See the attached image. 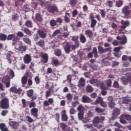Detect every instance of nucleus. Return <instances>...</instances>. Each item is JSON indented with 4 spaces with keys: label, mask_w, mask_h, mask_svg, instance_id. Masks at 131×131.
<instances>
[{
    "label": "nucleus",
    "mask_w": 131,
    "mask_h": 131,
    "mask_svg": "<svg viewBox=\"0 0 131 131\" xmlns=\"http://www.w3.org/2000/svg\"><path fill=\"white\" fill-rule=\"evenodd\" d=\"M36 107V103L34 102H31L29 104V108H35Z\"/></svg>",
    "instance_id": "61"
},
{
    "label": "nucleus",
    "mask_w": 131,
    "mask_h": 131,
    "mask_svg": "<svg viewBox=\"0 0 131 131\" xmlns=\"http://www.w3.org/2000/svg\"><path fill=\"white\" fill-rule=\"evenodd\" d=\"M90 83L91 84H95V83H97L98 86H100L102 90H106L107 88L105 87L104 82L98 81L97 79H92L90 81Z\"/></svg>",
    "instance_id": "5"
},
{
    "label": "nucleus",
    "mask_w": 131,
    "mask_h": 131,
    "mask_svg": "<svg viewBox=\"0 0 131 131\" xmlns=\"http://www.w3.org/2000/svg\"><path fill=\"white\" fill-rule=\"evenodd\" d=\"M122 13L124 15V18L125 19H129V15L131 14V10H129L128 6H125L122 9Z\"/></svg>",
    "instance_id": "4"
},
{
    "label": "nucleus",
    "mask_w": 131,
    "mask_h": 131,
    "mask_svg": "<svg viewBox=\"0 0 131 131\" xmlns=\"http://www.w3.org/2000/svg\"><path fill=\"white\" fill-rule=\"evenodd\" d=\"M0 40H7V35L5 34L0 33Z\"/></svg>",
    "instance_id": "41"
},
{
    "label": "nucleus",
    "mask_w": 131,
    "mask_h": 131,
    "mask_svg": "<svg viewBox=\"0 0 131 131\" xmlns=\"http://www.w3.org/2000/svg\"><path fill=\"white\" fill-rule=\"evenodd\" d=\"M123 5V1H117L116 3V7L117 8H120Z\"/></svg>",
    "instance_id": "50"
},
{
    "label": "nucleus",
    "mask_w": 131,
    "mask_h": 131,
    "mask_svg": "<svg viewBox=\"0 0 131 131\" xmlns=\"http://www.w3.org/2000/svg\"><path fill=\"white\" fill-rule=\"evenodd\" d=\"M39 56L42 59V63L47 64L49 62V55L47 53H43L41 52L40 53Z\"/></svg>",
    "instance_id": "8"
},
{
    "label": "nucleus",
    "mask_w": 131,
    "mask_h": 131,
    "mask_svg": "<svg viewBox=\"0 0 131 131\" xmlns=\"http://www.w3.org/2000/svg\"><path fill=\"white\" fill-rule=\"evenodd\" d=\"M59 125H60V127L61 128V129L64 131L67 130V128H69V127H68L67 125H66L64 123H60L59 124Z\"/></svg>",
    "instance_id": "26"
},
{
    "label": "nucleus",
    "mask_w": 131,
    "mask_h": 131,
    "mask_svg": "<svg viewBox=\"0 0 131 131\" xmlns=\"http://www.w3.org/2000/svg\"><path fill=\"white\" fill-rule=\"evenodd\" d=\"M13 52L9 51L6 53V59L8 60L9 64H12V55H13Z\"/></svg>",
    "instance_id": "17"
},
{
    "label": "nucleus",
    "mask_w": 131,
    "mask_h": 131,
    "mask_svg": "<svg viewBox=\"0 0 131 131\" xmlns=\"http://www.w3.org/2000/svg\"><path fill=\"white\" fill-rule=\"evenodd\" d=\"M31 56L29 54H26L24 57V62L25 64H29L31 62Z\"/></svg>",
    "instance_id": "15"
},
{
    "label": "nucleus",
    "mask_w": 131,
    "mask_h": 131,
    "mask_svg": "<svg viewBox=\"0 0 131 131\" xmlns=\"http://www.w3.org/2000/svg\"><path fill=\"white\" fill-rule=\"evenodd\" d=\"M16 50L19 54H24L27 51V46L25 45L20 46Z\"/></svg>",
    "instance_id": "13"
},
{
    "label": "nucleus",
    "mask_w": 131,
    "mask_h": 131,
    "mask_svg": "<svg viewBox=\"0 0 131 131\" xmlns=\"http://www.w3.org/2000/svg\"><path fill=\"white\" fill-rule=\"evenodd\" d=\"M9 125H10L11 127L19 126V122H16L15 121H9Z\"/></svg>",
    "instance_id": "24"
},
{
    "label": "nucleus",
    "mask_w": 131,
    "mask_h": 131,
    "mask_svg": "<svg viewBox=\"0 0 131 131\" xmlns=\"http://www.w3.org/2000/svg\"><path fill=\"white\" fill-rule=\"evenodd\" d=\"M85 34L86 35L87 37H89L90 39H92L94 36V33L91 30H86L85 31Z\"/></svg>",
    "instance_id": "18"
},
{
    "label": "nucleus",
    "mask_w": 131,
    "mask_h": 131,
    "mask_svg": "<svg viewBox=\"0 0 131 131\" xmlns=\"http://www.w3.org/2000/svg\"><path fill=\"white\" fill-rule=\"evenodd\" d=\"M79 104V102H78V101H74L72 103V105L74 108H75L76 106L78 105Z\"/></svg>",
    "instance_id": "63"
},
{
    "label": "nucleus",
    "mask_w": 131,
    "mask_h": 131,
    "mask_svg": "<svg viewBox=\"0 0 131 131\" xmlns=\"http://www.w3.org/2000/svg\"><path fill=\"white\" fill-rule=\"evenodd\" d=\"M106 85L108 88H111L112 86V80L111 79H109L107 80Z\"/></svg>",
    "instance_id": "54"
},
{
    "label": "nucleus",
    "mask_w": 131,
    "mask_h": 131,
    "mask_svg": "<svg viewBox=\"0 0 131 131\" xmlns=\"http://www.w3.org/2000/svg\"><path fill=\"white\" fill-rule=\"evenodd\" d=\"M85 85V80L83 77H81L79 81L78 86L80 88H83Z\"/></svg>",
    "instance_id": "21"
},
{
    "label": "nucleus",
    "mask_w": 131,
    "mask_h": 131,
    "mask_svg": "<svg viewBox=\"0 0 131 131\" xmlns=\"http://www.w3.org/2000/svg\"><path fill=\"white\" fill-rule=\"evenodd\" d=\"M107 104L109 105L110 108L115 107V103L113 100V97L112 96H109L107 98Z\"/></svg>",
    "instance_id": "10"
},
{
    "label": "nucleus",
    "mask_w": 131,
    "mask_h": 131,
    "mask_svg": "<svg viewBox=\"0 0 131 131\" xmlns=\"http://www.w3.org/2000/svg\"><path fill=\"white\" fill-rule=\"evenodd\" d=\"M0 108L1 109H9L10 108V100L9 98H2L0 101Z\"/></svg>",
    "instance_id": "1"
},
{
    "label": "nucleus",
    "mask_w": 131,
    "mask_h": 131,
    "mask_svg": "<svg viewBox=\"0 0 131 131\" xmlns=\"http://www.w3.org/2000/svg\"><path fill=\"white\" fill-rule=\"evenodd\" d=\"M7 40H12V45L15 46V45H17V42H19L20 37L16 36V34H11L7 36Z\"/></svg>",
    "instance_id": "2"
},
{
    "label": "nucleus",
    "mask_w": 131,
    "mask_h": 131,
    "mask_svg": "<svg viewBox=\"0 0 131 131\" xmlns=\"http://www.w3.org/2000/svg\"><path fill=\"white\" fill-rule=\"evenodd\" d=\"M91 21V28H94L96 25H97V20L93 19Z\"/></svg>",
    "instance_id": "48"
},
{
    "label": "nucleus",
    "mask_w": 131,
    "mask_h": 131,
    "mask_svg": "<svg viewBox=\"0 0 131 131\" xmlns=\"http://www.w3.org/2000/svg\"><path fill=\"white\" fill-rule=\"evenodd\" d=\"M61 120L62 121H68V116H67V115L66 114H62L61 115Z\"/></svg>",
    "instance_id": "44"
},
{
    "label": "nucleus",
    "mask_w": 131,
    "mask_h": 131,
    "mask_svg": "<svg viewBox=\"0 0 131 131\" xmlns=\"http://www.w3.org/2000/svg\"><path fill=\"white\" fill-rule=\"evenodd\" d=\"M10 93H14V94H18V95H21L22 92V89L21 88L17 89L15 86H12L10 89Z\"/></svg>",
    "instance_id": "11"
},
{
    "label": "nucleus",
    "mask_w": 131,
    "mask_h": 131,
    "mask_svg": "<svg viewBox=\"0 0 131 131\" xmlns=\"http://www.w3.org/2000/svg\"><path fill=\"white\" fill-rule=\"evenodd\" d=\"M33 90L30 89L28 90L27 92V96L29 97V98H31L32 100H36V99H37V96L33 95Z\"/></svg>",
    "instance_id": "9"
},
{
    "label": "nucleus",
    "mask_w": 131,
    "mask_h": 131,
    "mask_svg": "<svg viewBox=\"0 0 131 131\" xmlns=\"http://www.w3.org/2000/svg\"><path fill=\"white\" fill-rule=\"evenodd\" d=\"M79 40L81 43H85V42H86V38L83 34H80Z\"/></svg>",
    "instance_id": "23"
},
{
    "label": "nucleus",
    "mask_w": 131,
    "mask_h": 131,
    "mask_svg": "<svg viewBox=\"0 0 131 131\" xmlns=\"http://www.w3.org/2000/svg\"><path fill=\"white\" fill-rule=\"evenodd\" d=\"M36 45L39 47H40V48H43V47H45V40L40 39L36 43Z\"/></svg>",
    "instance_id": "27"
},
{
    "label": "nucleus",
    "mask_w": 131,
    "mask_h": 131,
    "mask_svg": "<svg viewBox=\"0 0 131 131\" xmlns=\"http://www.w3.org/2000/svg\"><path fill=\"white\" fill-rule=\"evenodd\" d=\"M69 4L71 7H74L77 4V0H69Z\"/></svg>",
    "instance_id": "42"
},
{
    "label": "nucleus",
    "mask_w": 131,
    "mask_h": 131,
    "mask_svg": "<svg viewBox=\"0 0 131 131\" xmlns=\"http://www.w3.org/2000/svg\"><path fill=\"white\" fill-rule=\"evenodd\" d=\"M72 15L74 18H75V17L77 16V15H78V11H77V10L75 9L73 11Z\"/></svg>",
    "instance_id": "55"
},
{
    "label": "nucleus",
    "mask_w": 131,
    "mask_h": 131,
    "mask_svg": "<svg viewBox=\"0 0 131 131\" xmlns=\"http://www.w3.org/2000/svg\"><path fill=\"white\" fill-rule=\"evenodd\" d=\"M72 39L73 41H74L75 43V46L76 48H79V42L78 41V36H73L72 38Z\"/></svg>",
    "instance_id": "19"
},
{
    "label": "nucleus",
    "mask_w": 131,
    "mask_h": 131,
    "mask_svg": "<svg viewBox=\"0 0 131 131\" xmlns=\"http://www.w3.org/2000/svg\"><path fill=\"white\" fill-rule=\"evenodd\" d=\"M66 98L68 101H71V100H72V95L70 93H68L66 95Z\"/></svg>",
    "instance_id": "59"
},
{
    "label": "nucleus",
    "mask_w": 131,
    "mask_h": 131,
    "mask_svg": "<svg viewBox=\"0 0 131 131\" xmlns=\"http://www.w3.org/2000/svg\"><path fill=\"white\" fill-rule=\"evenodd\" d=\"M27 80L28 79L26 76H24L23 77H22L21 79L22 86H25V85L27 83Z\"/></svg>",
    "instance_id": "25"
},
{
    "label": "nucleus",
    "mask_w": 131,
    "mask_h": 131,
    "mask_svg": "<svg viewBox=\"0 0 131 131\" xmlns=\"http://www.w3.org/2000/svg\"><path fill=\"white\" fill-rule=\"evenodd\" d=\"M116 38L118 40H121L120 41L121 45H125V43L127 42V39L126 38V36L124 35H123V37L117 36Z\"/></svg>",
    "instance_id": "12"
},
{
    "label": "nucleus",
    "mask_w": 131,
    "mask_h": 131,
    "mask_svg": "<svg viewBox=\"0 0 131 131\" xmlns=\"http://www.w3.org/2000/svg\"><path fill=\"white\" fill-rule=\"evenodd\" d=\"M54 54L57 57H61L62 56V51H61L60 49H57L55 51Z\"/></svg>",
    "instance_id": "35"
},
{
    "label": "nucleus",
    "mask_w": 131,
    "mask_h": 131,
    "mask_svg": "<svg viewBox=\"0 0 131 131\" xmlns=\"http://www.w3.org/2000/svg\"><path fill=\"white\" fill-rule=\"evenodd\" d=\"M103 101V98L101 97L100 96H99L96 101L94 102L95 105H98L99 104H101L102 103V101Z\"/></svg>",
    "instance_id": "28"
},
{
    "label": "nucleus",
    "mask_w": 131,
    "mask_h": 131,
    "mask_svg": "<svg viewBox=\"0 0 131 131\" xmlns=\"http://www.w3.org/2000/svg\"><path fill=\"white\" fill-rule=\"evenodd\" d=\"M92 53L94 54L95 58H98V50H97V48H93Z\"/></svg>",
    "instance_id": "39"
},
{
    "label": "nucleus",
    "mask_w": 131,
    "mask_h": 131,
    "mask_svg": "<svg viewBox=\"0 0 131 131\" xmlns=\"http://www.w3.org/2000/svg\"><path fill=\"white\" fill-rule=\"evenodd\" d=\"M68 16H70V14L68 13H67L66 14V16L64 17V21L65 22H66L67 23H69V22H70V19H69V17Z\"/></svg>",
    "instance_id": "52"
},
{
    "label": "nucleus",
    "mask_w": 131,
    "mask_h": 131,
    "mask_svg": "<svg viewBox=\"0 0 131 131\" xmlns=\"http://www.w3.org/2000/svg\"><path fill=\"white\" fill-rule=\"evenodd\" d=\"M105 121V117L101 116L99 117V116L95 117L93 121V124H99V123H103Z\"/></svg>",
    "instance_id": "7"
},
{
    "label": "nucleus",
    "mask_w": 131,
    "mask_h": 131,
    "mask_svg": "<svg viewBox=\"0 0 131 131\" xmlns=\"http://www.w3.org/2000/svg\"><path fill=\"white\" fill-rule=\"evenodd\" d=\"M25 25L26 27H28V28H31V27H32L33 24L31 21L29 20L26 22Z\"/></svg>",
    "instance_id": "36"
},
{
    "label": "nucleus",
    "mask_w": 131,
    "mask_h": 131,
    "mask_svg": "<svg viewBox=\"0 0 131 131\" xmlns=\"http://www.w3.org/2000/svg\"><path fill=\"white\" fill-rule=\"evenodd\" d=\"M120 114V110L119 108H115L113 112V115H119Z\"/></svg>",
    "instance_id": "38"
},
{
    "label": "nucleus",
    "mask_w": 131,
    "mask_h": 131,
    "mask_svg": "<svg viewBox=\"0 0 131 131\" xmlns=\"http://www.w3.org/2000/svg\"><path fill=\"white\" fill-rule=\"evenodd\" d=\"M121 23L122 25H124V26H126V27H127V26H129V21L128 20L124 21L123 20H122Z\"/></svg>",
    "instance_id": "45"
},
{
    "label": "nucleus",
    "mask_w": 131,
    "mask_h": 131,
    "mask_svg": "<svg viewBox=\"0 0 131 131\" xmlns=\"http://www.w3.org/2000/svg\"><path fill=\"white\" fill-rule=\"evenodd\" d=\"M91 98L86 95H84L82 97V102L83 103H91Z\"/></svg>",
    "instance_id": "22"
},
{
    "label": "nucleus",
    "mask_w": 131,
    "mask_h": 131,
    "mask_svg": "<svg viewBox=\"0 0 131 131\" xmlns=\"http://www.w3.org/2000/svg\"><path fill=\"white\" fill-rule=\"evenodd\" d=\"M9 76L10 78L13 79L15 77V72L12 70H10L9 72Z\"/></svg>",
    "instance_id": "47"
},
{
    "label": "nucleus",
    "mask_w": 131,
    "mask_h": 131,
    "mask_svg": "<svg viewBox=\"0 0 131 131\" xmlns=\"http://www.w3.org/2000/svg\"><path fill=\"white\" fill-rule=\"evenodd\" d=\"M37 33L41 38H46L47 37V33L45 32V31L38 30Z\"/></svg>",
    "instance_id": "20"
},
{
    "label": "nucleus",
    "mask_w": 131,
    "mask_h": 131,
    "mask_svg": "<svg viewBox=\"0 0 131 131\" xmlns=\"http://www.w3.org/2000/svg\"><path fill=\"white\" fill-rule=\"evenodd\" d=\"M98 50L99 54H104L105 53V50L104 48L101 46H98Z\"/></svg>",
    "instance_id": "37"
},
{
    "label": "nucleus",
    "mask_w": 131,
    "mask_h": 131,
    "mask_svg": "<svg viewBox=\"0 0 131 131\" xmlns=\"http://www.w3.org/2000/svg\"><path fill=\"white\" fill-rule=\"evenodd\" d=\"M34 81L36 82V84H39V83H40V79H39V77H38V76H36L34 78Z\"/></svg>",
    "instance_id": "53"
},
{
    "label": "nucleus",
    "mask_w": 131,
    "mask_h": 131,
    "mask_svg": "<svg viewBox=\"0 0 131 131\" xmlns=\"http://www.w3.org/2000/svg\"><path fill=\"white\" fill-rule=\"evenodd\" d=\"M10 81V77L8 75H6L3 77L2 79V82L3 83H6V82H8Z\"/></svg>",
    "instance_id": "29"
},
{
    "label": "nucleus",
    "mask_w": 131,
    "mask_h": 131,
    "mask_svg": "<svg viewBox=\"0 0 131 131\" xmlns=\"http://www.w3.org/2000/svg\"><path fill=\"white\" fill-rule=\"evenodd\" d=\"M121 80L124 84H127V83H128V81L127 78H122Z\"/></svg>",
    "instance_id": "60"
},
{
    "label": "nucleus",
    "mask_w": 131,
    "mask_h": 131,
    "mask_svg": "<svg viewBox=\"0 0 131 131\" xmlns=\"http://www.w3.org/2000/svg\"><path fill=\"white\" fill-rule=\"evenodd\" d=\"M84 108L83 107V106L81 105H80L78 106L77 107V110L79 112H83V110H84Z\"/></svg>",
    "instance_id": "62"
},
{
    "label": "nucleus",
    "mask_w": 131,
    "mask_h": 131,
    "mask_svg": "<svg viewBox=\"0 0 131 131\" xmlns=\"http://www.w3.org/2000/svg\"><path fill=\"white\" fill-rule=\"evenodd\" d=\"M23 40L25 42V43H27V45H31V41L30 40V39L28 37H24L23 38Z\"/></svg>",
    "instance_id": "34"
},
{
    "label": "nucleus",
    "mask_w": 131,
    "mask_h": 131,
    "mask_svg": "<svg viewBox=\"0 0 131 131\" xmlns=\"http://www.w3.org/2000/svg\"><path fill=\"white\" fill-rule=\"evenodd\" d=\"M122 103L123 104H125V105H127V104H128V103H129V99L127 98V97L123 98Z\"/></svg>",
    "instance_id": "43"
},
{
    "label": "nucleus",
    "mask_w": 131,
    "mask_h": 131,
    "mask_svg": "<svg viewBox=\"0 0 131 131\" xmlns=\"http://www.w3.org/2000/svg\"><path fill=\"white\" fill-rule=\"evenodd\" d=\"M17 37H23L24 36V33L21 31H18L17 33V35H15Z\"/></svg>",
    "instance_id": "56"
},
{
    "label": "nucleus",
    "mask_w": 131,
    "mask_h": 131,
    "mask_svg": "<svg viewBox=\"0 0 131 131\" xmlns=\"http://www.w3.org/2000/svg\"><path fill=\"white\" fill-rule=\"evenodd\" d=\"M24 32L26 33V34H27V35H29V36H31V34H32L31 31L27 28H25L24 29Z\"/></svg>",
    "instance_id": "33"
},
{
    "label": "nucleus",
    "mask_w": 131,
    "mask_h": 131,
    "mask_svg": "<svg viewBox=\"0 0 131 131\" xmlns=\"http://www.w3.org/2000/svg\"><path fill=\"white\" fill-rule=\"evenodd\" d=\"M54 103V99L53 98H49L48 100H45L43 102V105L45 107H49Z\"/></svg>",
    "instance_id": "14"
},
{
    "label": "nucleus",
    "mask_w": 131,
    "mask_h": 131,
    "mask_svg": "<svg viewBox=\"0 0 131 131\" xmlns=\"http://www.w3.org/2000/svg\"><path fill=\"white\" fill-rule=\"evenodd\" d=\"M125 119L128 121H130L131 120V116L130 115L127 114L125 115Z\"/></svg>",
    "instance_id": "64"
},
{
    "label": "nucleus",
    "mask_w": 131,
    "mask_h": 131,
    "mask_svg": "<svg viewBox=\"0 0 131 131\" xmlns=\"http://www.w3.org/2000/svg\"><path fill=\"white\" fill-rule=\"evenodd\" d=\"M35 19L36 20H37V21H42V17L39 14H36Z\"/></svg>",
    "instance_id": "46"
},
{
    "label": "nucleus",
    "mask_w": 131,
    "mask_h": 131,
    "mask_svg": "<svg viewBox=\"0 0 131 131\" xmlns=\"http://www.w3.org/2000/svg\"><path fill=\"white\" fill-rule=\"evenodd\" d=\"M12 21H17L18 19H19V16L18 15V14H15L12 16Z\"/></svg>",
    "instance_id": "49"
},
{
    "label": "nucleus",
    "mask_w": 131,
    "mask_h": 131,
    "mask_svg": "<svg viewBox=\"0 0 131 131\" xmlns=\"http://www.w3.org/2000/svg\"><path fill=\"white\" fill-rule=\"evenodd\" d=\"M94 91V89H93V87L90 85H88L86 88V92H87V93H92Z\"/></svg>",
    "instance_id": "40"
},
{
    "label": "nucleus",
    "mask_w": 131,
    "mask_h": 131,
    "mask_svg": "<svg viewBox=\"0 0 131 131\" xmlns=\"http://www.w3.org/2000/svg\"><path fill=\"white\" fill-rule=\"evenodd\" d=\"M37 113H38V109L37 108L33 107L31 110V115L36 118L38 117V114Z\"/></svg>",
    "instance_id": "16"
},
{
    "label": "nucleus",
    "mask_w": 131,
    "mask_h": 131,
    "mask_svg": "<svg viewBox=\"0 0 131 131\" xmlns=\"http://www.w3.org/2000/svg\"><path fill=\"white\" fill-rule=\"evenodd\" d=\"M47 11L50 14H57L59 10H58V7L56 5L51 4L47 7Z\"/></svg>",
    "instance_id": "6"
},
{
    "label": "nucleus",
    "mask_w": 131,
    "mask_h": 131,
    "mask_svg": "<svg viewBox=\"0 0 131 131\" xmlns=\"http://www.w3.org/2000/svg\"><path fill=\"white\" fill-rule=\"evenodd\" d=\"M50 24L52 27H54L57 25V21H56L55 19H52L50 21Z\"/></svg>",
    "instance_id": "51"
},
{
    "label": "nucleus",
    "mask_w": 131,
    "mask_h": 131,
    "mask_svg": "<svg viewBox=\"0 0 131 131\" xmlns=\"http://www.w3.org/2000/svg\"><path fill=\"white\" fill-rule=\"evenodd\" d=\"M113 88H115V89H118L119 88V84L118 83V82L117 81H115L113 83Z\"/></svg>",
    "instance_id": "57"
},
{
    "label": "nucleus",
    "mask_w": 131,
    "mask_h": 131,
    "mask_svg": "<svg viewBox=\"0 0 131 131\" xmlns=\"http://www.w3.org/2000/svg\"><path fill=\"white\" fill-rule=\"evenodd\" d=\"M64 51L67 54H69L72 51H75L76 50V46L74 45H71L69 42H67L63 48Z\"/></svg>",
    "instance_id": "3"
},
{
    "label": "nucleus",
    "mask_w": 131,
    "mask_h": 131,
    "mask_svg": "<svg viewBox=\"0 0 131 131\" xmlns=\"http://www.w3.org/2000/svg\"><path fill=\"white\" fill-rule=\"evenodd\" d=\"M95 112L97 113H104L105 112V110L103 108H101L99 107H96L95 108Z\"/></svg>",
    "instance_id": "31"
},
{
    "label": "nucleus",
    "mask_w": 131,
    "mask_h": 131,
    "mask_svg": "<svg viewBox=\"0 0 131 131\" xmlns=\"http://www.w3.org/2000/svg\"><path fill=\"white\" fill-rule=\"evenodd\" d=\"M78 116L79 120H82V119H83V113H79L78 114Z\"/></svg>",
    "instance_id": "58"
},
{
    "label": "nucleus",
    "mask_w": 131,
    "mask_h": 131,
    "mask_svg": "<svg viewBox=\"0 0 131 131\" xmlns=\"http://www.w3.org/2000/svg\"><path fill=\"white\" fill-rule=\"evenodd\" d=\"M40 6L42 7H45V8H47L49 7L50 5H51V3L49 2H45L44 1H41L40 3Z\"/></svg>",
    "instance_id": "30"
},
{
    "label": "nucleus",
    "mask_w": 131,
    "mask_h": 131,
    "mask_svg": "<svg viewBox=\"0 0 131 131\" xmlns=\"http://www.w3.org/2000/svg\"><path fill=\"white\" fill-rule=\"evenodd\" d=\"M30 10V6L28 4L25 5L23 7V10L24 12H29Z\"/></svg>",
    "instance_id": "32"
}]
</instances>
